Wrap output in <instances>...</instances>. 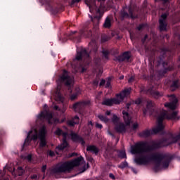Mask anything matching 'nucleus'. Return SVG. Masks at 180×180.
<instances>
[{
    "label": "nucleus",
    "mask_w": 180,
    "mask_h": 180,
    "mask_svg": "<svg viewBox=\"0 0 180 180\" xmlns=\"http://www.w3.org/2000/svg\"><path fill=\"white\" fill-rule=\"evenodd\" d=\"M96 1L100 2V5H102V1L103 0H85L84 2L86 5L89 7L91 13L95 11L98 15H95L91 21H87L83 28L80 30L79 32L77 31H71L68 35V38L74 41L75 43H79L81 41L82 37H86L90 39L92 37V30L96 32L99 29V23H101V19H102V15H101V8L96 5Z\"/></svg>",
    "instance_id": "nucleus-1"
},
{
    "label": "nucleus",
    "mask_w": 180,
    "mask_h": 180,
    "mask_svg": "<svg viewBox=\"0 0 180 180\" xmlns=\"http://www.w3.org/2000/svg\"><path fill=\"white\" fill-rule=\"evenodd\" d=\"M92 58L89 55V52L85 48H82L77 51L76 56L71 63V66L73 68L72 72H85L88 70V65L91 64Z\"/></svg>",
    "instance_id": "nucleus-2"
},
{
    "label": "nucleus",
    "mask_w": 180,
    "mask_h": 180,
    "mask_svg": "<svg viewBox=\"0 0 180 180\" xmlns=\"http://www.w3.org/2000/svg\"><path fill=\"white\" fill-rule=\"evenodd\" d=\"M179 120L180 117H178V112L173 111L169 114L167 110H163L160 115L158 117V126L153 129V133H160L164 130V120Z\"/></svg>",
    "instance_id": "nucleus-3"
},
{
    "label": "nucleus",
    "mask_w": 180,
    "mask_h": 180,
    "mask_svg": "<svg viewBox=\"0 0 180 180\" xmlns=\"http://www.w3.org/2000/svg\"><path fill=\"white\" fill-rule=\"evenodd\" d=\"M39 120H47L49 124H56L58 123V119L53 118V114L48 111H41L37 116Z\"/></svg>",
    "instance_id": "nucleus-4"
},
{
    "label": "nucleus",
    "mask_w": 180,
    "mask_h": 180,
    "mask_svg": "<svg viewBox=\"0 0 180 180\" xmlns=\"http://www.w3.org/2000/svg\"><path fill=\"white\" fill-rule=\"evenodd\" d=\"M164 158H167L166 154L153 153L150 155V160L156 162L155 165L153 167V171H155V172H158V171H160L161 162H162V160H164Z\"/></svg>",
    "instance_id": "nucleus-5"
},
{
    "label": "nucleus",
    "mask_w": 180,
    "mask_h": 180,
    "mask_svg": "<svg viewBox=\"0 0 180 180\" xmlns=\"http://www.w3.org/2000/svg\"><path fill=\"white\" fill-rule=\"evenodd\" d=\"M89 105H91V101H81L75 103L72 105V109L75 112H77V113H84L85 108H86V106H89Z\"/></svg>",
    "instance_id": "nucleus-6"
},
{
    "label": "nucleus",
    "mask_w": 180,
    "mask_h": 180,
    "mask_svg": "<svg viewBox=\"0 0 180 180\" xmlns=\"http://www.w3.org/2000/svg\"><path fill=\"white\" fill-rule=\"evenodd\" d=\"M165 58V57L164 56V55L160 56L158 57V64L156 65V67H160L161 64L162 65L164 69L160 71V74H161L162 75H165V74H167L168 71H172V70H174V66H168L167 68H165L167 67V65H168V63L164 60Z\"/></svg>",
    "instance_id": "nucleus-7"
},
{
    "label": "nucleus",
    "mask_w": 180,
    "mask_h": 180,
    "mask_svg": "<svg viewBox=\"0 0 180 180\" xmlns=\"http://www.w3.org/2000/svg\"><path fill=\"white\" fill-rule=\"evenodd\" d=\"M60 81L65 84V86H68V88H71V86L74 84L75 79L74 77L68 75V71L64 70L62 75L60 76Z\"/></svg>",
    "instance_id": "nucleus-8"
},
{
    "label": "nucleus",
    "mask_w": 180,
    "mask_h": 180,
    "mask_svg": "<svg viewBox=\"0 0 180 180\" xmlns=\"http://www.w3.org/2000/svg\"><path fill=\"white\" fill-rule=\"evenodd\" d=\"M89 46L91 47V49L90 51V53H94V63L96 64V65H99L101 63V59L99 56V53H98V44H96V41H91L89 43Z\"/></svg>",
    "instance_id": "nucleus-9"
},
{
    "label": "nucleus",
    "mask_w": 180,
    "mask_h": 180,
    "mask_svg": "<svg viewBox=\"0 0 180 180\" xmlns=\"http://www.w3.org/2000/svg\"><path fill=\"white\" fill-rule=\"evenodd\" d=\"M139 155L134 160L137 165H146V164H148L150 161H152L151 155H144V153L139 154Z\"/></svg>",
    "instance_id": "nucleus-10"
},
{
    "label": "nucleus",
    "mask_w": 180,
    "mask_h": 180,
    "mask_svg": "<svg viewBox=\"0 0 180 180\" xmlns=\"http://www.w3.org/2000/svg\"><path fill=\"white\" fill-rule=\"evenodd\" d=\"M71 170L72 169L70 165V162H65L61 165L53 169V172H54L55 174H60L61 172H67Z\"/></svg>",
    "instance_id": "nucleus-11"
},
{
    "label": "nucleus",
    "mask_w": 180,
    "mask_h": 180,
    "mask_svg": "<svg viewBox=\"0 0 180 180\" xmlns=\"http://www.w3.org/2000/svg\"><path fill=\"white\" fill-rule=\"evenodd\" d=\"M32 133H33V131L31 130L28 132L27 138L25 140L24 144L22 146V148H25V147L29 146L30 143H32V140L33 141H37V139H39V134H37V131L35 130L34 134L32 135ZM32 135V136H31Z\"/></svg>",
    "instance_id": "nucleus-12"
},
{
    "label": "nucleus",
    "mask_w": 180,
    "mask_h": 180,
    "mask_svg": "<svg viewBox=\"0 0 180 180\" xmlns=\"http://www.w3.org/2000/svg\"><path fill=\"white\" fill-rule=\"evenodd\" d=\"M101 105L104 106H113L114 105H120V101L117 97L111 98H104Z\"/></svg>",
    "instance_id": "nucleus-13"
},
{
    "label": "nucleus",
    "mask_w": 180,
    "mask_h": 180,
    "mask_svg": "<svg viewBox=\"0 0 180 180\" xmlns=\"http://www.w3.org/2000/svg\"><path fill=\"white\" fill-rule=\"evenodd\" d=\"M131 94V88H126L124 90H122L120 93L115 94V96L117 99H119L120 101V103L124 101V98H127L129 95Z\"/></svg>",
    "instance_id": "nucleus-14"
},
{
    "label": "nucleus",
    "mask_w": 180,
    "mask_h": 180,
    "mask_svg": "<svg viewBox=\"0 0 180 180\" xmlns=\"http://www.w3.org/2000/svg\"><path fill=\"white\" fill-rule=\"evenodd\" d=\"M169 89H170V91H172V92H175V91H176L177 89H179V88H180L179 79L174 78V79H170L169 81Z\"/></svg>",
    "instance_id": "nucleus-15"
},
{
    "label": "nucleus",
    "mask_w": 180,
    "mask_h": 180,
    "mask_svg": "<svg viewBox=\"0 0 180 180\" xmlns=\"http://www.w3.org/2000/svg\"><path fill=\"white\" fill-rule=\"evenodd\" d=\"M61 136H63V142L60 145L56 147V150H58V151H63V150L67 148L68 146V141H67V136H68V132H64V131H63Z\"/></svg>",
    "instance_id": "nucleus-16"
},
{
    "label": "nucleus",
    "mask_w": 180,
    "mask_h": 180,
    "mask_svg": "<svg viewBox=\"0 0 180 180\" xmlns=\"http://www.w3.org/2000/svg\"><path fill=\"white\" fill-rule=\"evenodd\" d=\"M70 137L75 143H81L82 146H85V140H84V138L78 135L77 133L72 131L70 133Z\"/></svg>",
    "instance_id": "nucleus-17"
},
{
    "label": "nucleus",
    "mask_w": 180,
    "mask_h": 180,
    "mask_svg": "<svg viewBox=\"0 0 180 180\" xmlns=\"http://www.w3.org/2000/svg\"><path fill=\"white\" fill-rule=\"evenodd\" d=\"M115 58L119 63H123V61H129L131 56H130V51H125Z\"/></svg>",
    "instance_id": "nucleus-18"
},
{
    "label": "nucleus",
    "mask_w": 180,
    "mask_h": 180,
    "mask_svg": "<svg viewBox=\"0 0 180 180\" xmlns=\"http://www.w3.org/2000/svg\"><path fill=\"white\" fill-rule=\"evenodd\" d=\"M147 94H149V95L153 96V98H155V99H158L159 98L162 97V96L164 95L162 93L154 90V88L153 87H150L148 89Z\"/></svg>",
    "instance_id": "nucleus-19"
},
{
    "label": "nucleus",
    "mask_w": 180,
    "mask_h": 180,
    "mask_svg": "<svg viewBox=\"0 0 180 180\" xmlns=\"http://www.w3.org/2000/svg\"><path fill=\"white\" fill-rule=\"evenodd\" d=\"M82 162H84V158L82 156H80L75 159L72 162H69V164L70 165V168L73 169L75 167H79V165H81Z\"/></svg>",
    "instance_id": "nucleus-20"
},
{
    "label": "nucleus",
    "mask_w": 180,
    "mask_h": 180,
    "mask_svg": "<svg viewBox=\"0 0 180 180\" xmlns=\"http://www.w3.org/2000/svg\"><path fill=\"white\" fill-rule=\"evenodd\" d=\"M176 103H178V98L175 96H172V101L171 103H166L165 106V108H169L171 110H175L176 109Z\"/></svg>",
    "instance_id": "nucleus-21"
},
{
    "label": "nucleus",
    "mask_w": 180,
    "mask_h": 180,
    "mask_svg": "<svg viewBox=\"0 0 180 180\" xmlns=\"http://www.w3.org/2000/svg\"><path fill=\"white\" fill-rule=\"evenodd\" d=\"M146 108L148 110H150V115H153L155 116H158V111L155 110L154 108V103L153 101L149 100L147 101Z\"/></svg>",
    "instance_id": "nucleus-22"
},
{
    "label": "nucleus",
    "mask_w": 180,
    "mask_h": 180,
    "mask_svg": "<svg viewBox=\"0 0 180 180\" xmlns=\"http://www.w3.org/2000/svg\"><path fill=\"white\" fill-rule=\"evenodd\" d=\"M115 151L116 150L106 149L105 153L103 154V157H105L106 160H109L110 158H113L114 160H116V158H117V156L115 153Z\"/></svg>",
    "instance_id": "nucleus-23"
},
{
    "label": "nucleus",
    "mask_w": 180,
    "mask_h": 180,
    "mask_svg": "<svg viewBox=\"0 0 180 180\" xmlns=\"http://www.w3.org/2000/svg\"><path fill=\"white\" fill-rule=\"evenodd\" d=\"M154 129H155V128H153L152 130L145 129V130L142 131L141 132H140L139 134V137H142L143 139H147V137H150V136H151V134H158V133H154Z\"/></svg>",
    "instance_id": "nucleus-24"
},
{
    "label": "nucleus",
    "mask_w": 180,
    "mask_h": 180,
    "mask_svg": "<svg viewBox=\"0 0 180 180\" xmlns=\"http://www.w3.org/2000/svg\"><path fill=\"white\" fill-rule=\"evenodd\" d=\"M121 16L122 18H125L126 19H129V18L131 19H137V15H134L133 11L131 9L129 10V13L125 11H121Z\"/></svg>",
    "instance_id": "nucleus-25"
},
{
    "label": "nucleus",
    "mask_w": 180,
    "mask_h": 180,
    "mask_svg": "<svg viewBox=\"0 0 180 180\" xmlns=\"http://www.w3.org/2000/svg\"><path fill=\"white\" fill-rule=\"evenodd\" d=\"M115 130L117 133H126V125L123 123L116 124Z\"/></svg>",
    "instance_id": "nucleus-26"
},
{
    "label": "nucleus",
    "mask_w": 180,
    "mask_h": 180,
    "mask_svg": "<svg viewBox=\"0 0 180 180\" xmlns=\"http://www.w3.org/2000/svg\"><path fill=\"white\" fill-rule=\"evenodd\" d=\"M123 118L124 121L129 126L131 122V117L130 116V114L126 110L122 111Z\"/></svg>",
    "instance_id": "nucleus-27"
},
{
    "label": "nucleus",
    "mask_w": 180,
    "mask_h": 180,
    "mask_svg": "<svg viewBox=\"0 0 180 180\" xmlns=\"http://www.w3.org/2000/svg\"><path fill=\"white\" fill-rule=\"evenodd\" d=\"M103 26L105 29H110V27H112V17L108 16L105 18Z\"/></svg>",
    "instance_id": "nucleus-28"
},
{
    "label": "nucleus",
    "mask_w": 180,
    "mask_h": 180,
    "mask_svg": "<svg viewBox=\"0 0 180 180\" xmlns=\"http://www.w3.org/2000/svg\"><path fill=\"white\" fill-rule=\"evenodd\" d=\"M55 99L58 102H64V97H63V94H61V92L58 89L55 92Z\"/></svg>",
    "instance_id": "nucleus-29"
},
{
    "label": "nucleus",
    "mask_w": 180,
    "mask_h": 180,
    "mask_svg": "<svg viewBox=\"0 0 180 180\" xmlns=\"http://www.w3.org/2000/svg\"><path fill=\"white\" fill-rule=\"evenodd\" d=\"M159 29L160 32H165V30H167V26H168V24H167L166 21L159 20Z\"/></svg>",
    "instance_id": "nucleus-30"
},
{
    "label": "nucleus",
    "mask_w": 180,
    "mask_h": 180,
    "mask_svg": "<svg viewBox=\"0 0 180 180\" xmlns=\"http://www.w3.org/2000/svg\"><path fill=\"white\" fill-rule=\"evenodd\" d=\"M86 151H90V153H92L93 154H98L99 153V149L94 145L89 146L86 148Z\"/></svg>",
    "instance_id": "nucleus-31"
},
{
    "label": "nucleus",
    "mask_w": 180,
    "mask_h": 180,
    "mask_svg": "<svg viewBox=\"0 0 180 180\" xmlns=\"http://www.w3.org/2000/svg\"><path fill=\"white\" fill-rule=\"evenodd\" d=\"M163 160H165L162 162L163 168H168V167H169V162H171V160H172L171 157H169L168 155H167V157Z\"/></svg>",
    "instance_id": "nucleus-32"
},
{
    "label": "nucleus",
    "mask_w": 180,
    "mask_h": 180,
    "mask_svg": "<svg viewBox=\"0 0 180 180\" xmlns=\"http://www.w3.org/2000/svg\"><path fill=\"white\" fill-rule=\"evenodd\" d=\"M47 131H46V127H43L39 131V139H46V134Z\"/></svg>",
    "instance_id": "nucleus-33"
},
{
    "label": "nucleus",
    "mask_w": 180,
    "mask_h": 180,
    "mask_svg": "<svg viewBox=\"0 0 180 180\" xmlns=\"http://www.w3.org/2000/svg\"><path fill=\"white\" fill-rule=\"evenodd\" d=\"M80 94L81 90L79 89V88L76 89V92L70 96V100L75 101V99L78 98V95H79Z\"/></svg>",
    "instance_id": "nucleus-34"
},
{
    "label": "nucleus",
    "mask_w": 180,
    "mask_h": 180,
    "mask_svg": "<svg viewBox=\"0 0 180 180\" xmlns=\"http://www.w3.org/2000/svg\"><path fill=\"white\" fill-rule=\"evenodd\" d=\"M117 154H116L117 158H127V156L126 155V152L123 150H117Z\"/></svg>",
    "instance_id": "nucleus-35"
},
{
    "label": "nucleus",
    "mask_w": 180,
    "mask_h": 180,
    "mask_svg": "<svg viewBox=\"0 0 180 180\" xmlns=\"http://www.w3.org/2000/svg\"><path fill=\"white\" fill-rule=\"evenodd\" d=\"M40 143H39V147L41 148H44L46 146H47V141H46V138H39Z\"/></svg>",
    "instance_id": "nucleus-36"
},
{
    "label": "nucleus",
    "mask_w": 180,
    "mask_h": 180,
    "mask_svg": "<svg viewBox=\"0 0 180 180\" xmlns=\"http://www.w3.org/2000/svg\"><path fill=\"white\" fill-rule=\"evenodd\" d=\"M102 54H103V57L105 59V60H109V55L110 54V52L108 50H105L103 49V51H101Z\"/></svg>",
    "instance_id": "nucleus-37"
},
{
    "label": "nucleus",
    "mask_w": 180,
    "mask_h": 180,
    "mask_svg": "<svg viewBox=\"0 0 180 180\" xmlns=\"http://www.w3.org/2000/svg\"><path fill=\"white\" fill-rule=\"evenodd\" d=\"M98 117L101 122H104V123H108V122H109V118L103 115H98Z\"/></svg>",
    "instance_id": "nucleus-38"
},
{
    "label": "nucleus",
    "mask_w": 180,
    "mask_h": 180,
    "mask_svg": "<svg viewBox=\"0 0 180 180\" xmlns=\"http://www.w3.org/2000/svg\"><path fill=\"white\" fill-rule=\"evenodd\" d=\"M6 134V132L2 127H0V146H2L3 142H2V138Z\"/></svg>",
    "instance_id": "nucleus-39"
},
{
    "label": "nucleus",
    "mask_w": 180,
    "mask_h": 180,
    "mask_svg": "<svg viewBox=\"0 0 180 180\" xmlns=\"http://www.w3.org/2000/svg\"><path fill=\"white\" fill-rule=\"evenodd\" d=\"M129 167V163L127 161L122 162L120 165H118V168L120 169H124V168H127Z\"/></svg>",
    "instance_id": "nucleus-40"
},
{
    "label": "nucleus",
    "mask_w": 180,
    "mask_h": 180,
    "mask_svg": "<svg viewBox=\"0 0 180 180\" xmlns=\"http://www.w3.org/2000/svg\"><path fill=\"white\" fill-rule=\"evenodd\" d=\"M109 40H110V38L108 35L106 34L101 35L102 43H105V41H109Z\"/></svg>",
    "instance_id": "nucleus-41"
},
{
    "label": "nucleus",
    "mask_w": 180,
    "mask_h": 180,
    "mask_svg": "<svg viewBox=\"0 0 180 180\" xmlns=\"http://www.w3.org/2000/svg\"><path fill=\"white\" fill-rule=\"evenodd\" d=\"M154 63H155V60H153V62H151V60H150L149 70H150V74H154Z\"/></svg>",
    "instance_id": "nucleus-42"
},
{
    "label": "nucleus",
    "mask_w": 180,
    "mask_h": 180,
    "mask_svg": "<svg viewBox=\"0 0 180 180\" xmlns=\"http://www.w3.org/2000/svg\"><path fill=\"white\" fill-rule=\"evenodd\" d=\"M18 172L19 176H22V175H23V174H25V169H23V167H18Z\"/></svg>",
    "instance_id": "nucleus-43"
},
{
    "label": "nucleus",
    "mask_w": 180,
    "mask_h": 180,
    "mask_svg": "<svg viewBox=\"0 0 180 180\" xmlns=\"http://www.w3.org/2000/svg\"><path fill=\"white\" fill-rule=\"evenodd\" d=\"M167 18H168V14H167V13H164L161 15L159 20H162L163 22H165V20H167Z\"/></svg>",
    "instance_id": "nucleus-44"
},
{
    "label": "nucleus",
    "mask_w": 180,
    "mask_h": 180,
    "mask_svg": "<svg viewBox=\"0 0 180 180\" xmlns=\"http://www.w3.org/2000/svg\"><path fill=\"white\" fill-rule=\"evenodd\" d=\"M47 155L48 157H56V152L55 151H53L51 150H49L47 151Z\"/></svg>",
    "instance_id": "nucleus-45"
},
{
    "label": "nucleus",
    "mask_w": 180,
    "mask_h": 180,
    "mask_svg": "<svg viewBox=\"0 0 180 180\" xmlns=\"http://www.w3.org/2000/svg\"><path fill=\"white\" fill-rule=\"evenodd\" d=\"M112 123H114V124H117V123H119V117H117V115H113Z\"/></svg>",
    "instance_id": "nucleus-46"
},
{
    "label": "nucleus",
    "mask_w": 180,
    "mask_h": 180,
    "mask_svg": "<svg viewBox=\"0 0 180 180\" xmlns=\"http://www.w3.org/2000/svg\"><path fill=\"white\" fill-rule=\"evenodd\" d=\"M63 129L57 128L54 133L56 136H61L63 134Z\"/></svg>",
    "instance_id": "nucleus-47"
},
{
    "label": "nucleus",
    "mask_w": 180,
    "mask_h": 180,
    "mask_svg": "<svg viewBox=\"0 0 180 180\" xmlns=\"http://www.w3.org/2000/svg\"><path fill=\"white\" fill-rule=\"evenodd\" d=\"M146 26H147V24H146V23L140 24L137 27V30L140 32V30H143V29H144V27H146Z\"/></svg>",
    "instance_id": "nucleus-48"
},
{
    "label": "nucleus",
    "mask_w": 180,
    "mask_h": 180,
    "mask_svg": "<svg viewBox=\"0 0 180 180\" xmlns=\"http://www.w3.org/2000/svg\"><path fill=\"white\" fill-rule=\"evenodd\" d=\"M135 105H141L143 103V99L141 98H138L134 101Z\"/></svg>",
    "instance_id": "nucleus-49"
},
{
    "label": "nucleus",
    "mask_w": 180,
    "mask_h": 180,
    "mask_svg": "<svg viewBox=\"0 0 180 180\" xmlns=\"http://www.w3.org/2000/svg\"><path fill=\"white\" fill-rule=\"evenodd\" d=\"M68 126H70V127H74L75 126V122L72 120H68L67 122Z\"/></svg>",
    "instance_id": "nucleus-50"
},
{
    "label": "nucleus",
    "mask_w": 180,
    "mask_h": 180,
    "mask_svg": "<svg viewBox=\"0 0 180 180\" xmlns=\"http://www.w3.org/2000/svg\"><path fill=\"white\" fill-rule=\"evenodd\" d=\"M72 120L75 122V124H78L79 123V117L76 115L72 119Z\"/></svg>",
    "instance_id": "nucleus-51"
},
{
    "label": "nucleus",
    "mask_w": 180,
    "mask_h": 180,
    "mask_svg": "<svg viewBox=\"0 0 180 180\" xmlns=\"http://www.w3.org/2000/svg\"><path fill=\"white\" fill-rule=\"evenodd\" d=\"M147 39H148V34H145L144 37L141 39V41L142 44H145L146 41H147Z\"/></svg>",
    "instance_id": "nucleus-52"
},
{
    "label": "nucleus",
    "mask_w": 180,
    "mask_h": 180,
    "mask_svg": "<svg viewBox=\"0 0 180 180\" xmlns=\"http://www.w3.org/2000/svg\"><path fill=\"white\" fill-rule=\"evenodd\" d=\"M96 129H99L100 130H102V129L103 128V126L101 124L96 123Z\"/></svg>",
    "instance_id": "nucleus-53"
},
{
    "label": "nucleus",
    "mask_w": 180,
    "mask_h": 180,
    "mask_svg": "<svg viewBox=\"0 0 180 180\" xmlns=\"http://www.w3.org/2000/svg\"><path fill=\"white\" fill-rule=\"evenodd\" d=\"M46 169H47V165H43L41 167V172L43 174H46Z\"/></svg>",
    "instance_id": "nucleus-54"
},
{
    "label": "nucleus",
    "mask_w": 180,
    "mask_h": 180,
    "mask_svg": "<svg viewBox=\"0 0 180 180\" xmlns=\"http://www.w3.org/2000/svg\"><path fill=\"white\" fill-rule=\"evenodd\" d=\"M148 112H150V110H148L147 108H145L143 109V113L144 116H146V115H147Z\"/></svg>",
    "instance_id": "nucleus-55"
},
{
    "label": "nucleus",
    "mask_w": 180,
    "mask_h": 180,
    "mask_svg": "<svg viewBox=\"0 0 180 180\" xmlns=\"http://www.w3.org/2000/svg\"><path fill=\"white\" fill-rule=\"evenodd\" d=\"M134 81V76H131L129 79H128V82L129 84H131V82H133Z\"/></svg>",
    "instance_id": "nucleus-56"
},
{
    "label": "nucleus",
    "mask_w": 180,
    "mask_h": 180,
    "mask_svg": "<svg viewBox=\"0 0 180 180\" xmlns=\"http://www.w3.org/2000/svg\"><path fill=\"white\" fill-rule=\"evenodd\" d=\"M105 84H106V81H105V79H102L99 85H100V86H103V85H105Z\"/></svg>",
    "instance_id": "nucleus-57"
},
{
    "label": "nucleus",
    "mask_w": 180,
    "mask_h": 180,
    "mask_svg": "<svg viewBox=\"0 0 180 180\" xmlns=\"http://www.w3.org/2000/svg\"><path fill=\"white\" fill-rule=\"evenodd\" d=\"M26 160H27V161H32V155H28L26 156Z\"/></svg>",
    "instance_id": "nucleus-58"
},
{
    "label": "nucleus",
    "mask_w": 180,
    "mask_h": 180,
    "mask_svg": "<svg viewBox=\"0 0 180 180\" xmlns=\"http://www.w3.org/2000/svg\"><path fill=\"white\" fill-rule=\"evenodd\" d=\"M132 127L133 130H137V128L139 127V124H134Z\"/></svg>",
    "instance_id": "nucleus-59"
},
{
    "label": "nucleus",
    "mask_w": 180,
    "mask_h": 180,
    "mask_svg": "<svg viewBox=\"0 0 180 180\" xmlns=\"http://www.w3.org/2000/svg\"><path fill=\"white\" fill-rule=\"evenodd\" d=\"M81 0H72L71 5H75V4H78Z\"/></svg>",
    "instance_id": "nucleus-60"
},
{
    "label": "nucleus",
    "mask_w": 180,
    "mask_h": 180,
    "mask_svg": "<svg viewBox=\"0 0 180 180\" xmlns=\"http://www.w3.org/2000/svg\"><path fill=\"white\" fill-rule=\"evenodd\" d=\"M109 177H110L111 179H116V178L115 177V174H112V173H110V174H109Z\"/></svg>",
    "instance_id": "nucleus-61"
},
{
    "label": "nucleus",
    "mask_w": 180,
    "mask_h": 180,
    "mask_svg": "<svg viewBox=\"0 0 180 180\" xmlns=\"http://www.w3.org/2000/svg\"><path fill=\"white\" fill-rule=\"evenodd\" d=\"M31 179H37V174H32L30 176Z\"/></svg>",
    "instance_id": "nucleus-62"
},
{
    "label": "nucleus",
    "mask_w": 180,
    "mask_h": 180,
    "mask_svg": "<svg viewBox=\"0 0 180 180\" xmlns=\"http://www.w3.org/2000/svg\"><path fill=\"white\" fill-rule=\"evenodd\" d=\"M105 88H110V81H107Z\"/></svg>",
    "instance_id": "nucleus-63"
},
{
    "label": "nucleus",
    "mask_w": 180,
    "mask_h": 180,
    "mask_svg": "<svg viewBox=\"0 0 180 180\" xmlns=\"http://www.w3.org/2000/svg\"><path fill=\"white\" fill-rule=\"evenodd\" d=\"M130 106H131V103L129 102L126 104V108L127 110L130 109Z\"/></svg>",
    "instance_id": "nucleus-64"
}]
</instances>
